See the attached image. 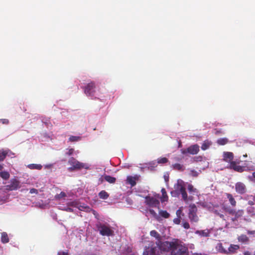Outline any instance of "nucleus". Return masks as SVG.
<instances>
[{
  "instance_id": "nucleus-53",
  "label": "nucleus",
  "mask_w": 255,
  "mask_h": 255,
  "mask_svg": "<svg viewBox=\"0 0 255 255\" xmlns=\"http://www.w3.org/2000/svg\"><path fill=\"white\" fill-rule=\"evenodd\" d=\"M100 180L101 181V182L103 181V179L102 177L100 179Z\"/></svg>"
},
{
  "instance_id": "nucleus-13",
  "label": "nucleus",
  "mask_w": 255,
  "mask_h": 255,
  "mask_svg": "<svg viewBox=\"0 0 255 255\" xmlns=\"http://www.w3.org/2000/svg\"><path fill=\"white\" fill-rule=\"evenodd\" d=\"M156 250L155 247H151L150 248L148 247L144 251L143 255H156Z\"/></svg>"
},
{
  "instance_id": "nucleus-8",
  "label": "nucleus",
  "mask_w": 255,
  "mask_h": 255,
  "mask_svg": "<svg viewBox=\"0 0 255 255\" xmlns=\"http://www.w3.org/2000/svg\"><path fill=\"white\" fill-rule=\"evenodd\" d=\"M6 187L7 190L10 191L17 190L20 188L19 182L15 179H11Z\"/></svg>"
},
{
  "instance_id": "nucleus-1",
  "label": "nucleus",
  "mask_w": 255,
  "mask_h": 255,
  "mask_svg": "<svg viewBox=\"0 0 255 255\" xmlns=\"http://www.w3.org/2000/svg\"><path fill=\"white\" fill-rule=\"evenodd\" d=\"M156 244L160 250L170 252L171 255H188L187 248L179 244L177 239L173 242L159 241Z\"/></svg>"
},
{
  "instance_id": "nucleus-41",
  "label": "nucleus",
  "mask_w": 255,
  "mask_h": 255,
  "mask_svg": "<svg viewBox=\"0 0 255 255\" xmlns=\"http://www.w3.org/2000/svg\"><path fill=\"white\" fill-rule=\"evenodd\" d=\"M29 193L31 194L35 193L37 194L38 193V190L35 188H32L30 190Z\"/></svg>"
},
{
  "instance_id": "nucleus-45",
  "label": "nucleus",
  "mask_w": 255,
  "mask_h": 255,
  "mask_svg": "<svg viewBox=\"0 0 255 255\" xmlns=\"http://www.w3.org/2000/svg\"><path fill=\"white\" fill-rule=\"evenodd\" d=\"M236 212L237 211H235L233 209L228 211L229 213L231 215H235Z\"/></svg>"
},
{
  "instance_id": "nucleus-52",
  "label": "nucleus",
  "mask_w": 255,
  "mask_h": 255,
  "mask_svg": "<svg viewBox=\"0 0 255 255\" xmlns=\"http://www.w3.org/2000/svg\"><path fill=\"white\" fill-rule=\"evenodd\" d=\"M243 156H244V157H247V154H244V155H243Z\"/></svg>"
},
{
  "instance_id": "nucleus-17",
  "label": "nucleus",
  "mask_w": 255,
  "mask_h": 255,
  "mask_svg": "<svg viewBox=\"0 0 255 255\" xmlns=\"http://www.w3.org/2000/svg\"><path fill=\"white\" fill-rule=\"evenodd\" d=\"M226 196H227L228 199H229V201L231 205L233 207H235L236 206L237 202H236L235 199H234V198L233 197V196H232V195L230 193H227Z\"/></svg>"
},
{
  "instance_id": "nucleus-51",
  "label": "nucleus",
  "mask_w": 255,
  "mask_h": 255,
  "mask_svg": "<svg viewBox=\"0 0 255 255\" xmlns=\"http://www.w3.org/2000/svg\"><path fill=\"white\" fill-rule=\"evenodd\" d=\"M219 133H220V131H216L215 134H218Z\"/></svg>"
},
{
  "instance_id": "nucleus-42",
  "label": "nucleus",
  "mask_w": 255,
  "mask_h": 255,
  "mask_svg": "<svg viewBox=\"0 0 255 255\" xmlns=\"http://www.w3.org/2000/svg\"><path fill=\"white\" fill-rule=\"evenodd\" d=\"M202 234L204 237H208L209 236V233L208 232H206L205 231H202Z\"/></svg>"
},
{
  "instance_id": "nucleus-32",
  "label": "nucleus",
  "mask_w": 255,
  "mask_h": 255,
  "mask_svg": "<svg viewBox=\"0 0 255 255\" xmlns=\"http://www.w3.org/2000/svg\"><path fill=\"white\" fill-rule=\"evenodd\" d=\"M168 160L166 157H161L158 158L157 163L159 164H164L168 162Z\"/></svg>"
},
{
  "instance_id": "nucleus-27",
  "label": "nucleus",
  "mask_w": 255,
  "mask_h": 255,
  "mask_svg": "<svg viewBox=\"0 0 255 255\" xmlns=\"http://www.w3.org/2000/svg\"><path fill=\"white\" fill-rule=\"evenodd\" d=\"M238 240L242 243H246L249 241V238L246 235H241L239 237Z\"/></svg>"
},
{
  "instance_id": "nucleus-49",
  "label": "nucleus",
  "mask_w": 255,
  "mask_h": 255,
  "mask_svg": "<svg viewBox=\"0 0 255 255\" xmlns=\"http://www.w3.org/2000/svg\"><path fill=\"white\" fill-rule=\"evenodd\" d=\"M244 255H252L251 253L249 251L245 252L244 254Z\"/></svg>"
},
{
  "instance_id": "nucleus-5",
  "label": "nucleus",
  "mask_w": 255,
  "mask_h": 255,
  "mask_svg": "<svg viewBox=\"0 0 255 255\" xmlns=\"http://www.w3.org/2000/svg\"><path fill=\"white\" fill-rule=\"evenodd\" d=\"M197 211V208L195 204H192L189 206L188 216L191 222H197L198 221V217L196 214Z\"/></svg>"
},
{
  "instance_id": "nucleus-47",
  "label": "nucleus",
  "mask_w": 255,
  "mask_h": 255,
  "mask_svg": "<svg viewBox=\"0 0 255 255\" xmlns=\"http://www.w3.org/2000/svg\"><path fill=\"white\" fill-rule=\"evenodd\" d=\"M255 201H249L248 202V204L251 205V206H252V205H254L255 204Z\"/></svg>"
},
{
  "instance_id": "nucleus-2",
  "label": "nucleus",
  "mask_w": 255,
  "mask_h": 255,
  "mask_svg": "<svg viewBox=\"0 0 255 255\" xmlns=\"http://www.w3.org/2000/svg\"><path fill=\"white\" fill-rule=\"evenodd\" d=\"M234 154L231 152H224L223 160L230 163L228 168L233 169L238 172H243L246 171V168L244 166L239 165V161H233Z\"/></svg>"
},
{
  "instance_id": "nucleus-25",
  "label": "nucleus",
  "mask_w": 255,
  "mask_h": 255,
  "mask_svg": "<svg viewBox=\"0 0 255 255\" xmlns=\"http://www.w3.org/2000/svg\"><path fill=\"white\" fill-rule=\"evenodd\" d=\"M99 196L101 199H107L109 195L105 190H102L99 193Z\"/></svg>"
},
{
  "instance_id": "nucleus-15",
  "label": "nucleus",
  "mask_w": 255,
  "mask_h": 255,
  "mask_svg": "<svg viewBox=\"0 0 255 255\" xmlns=\"http://www.w3.org/2000/svg\"><path fill=\"white\" fill-rule=\"evenodd\" d=\"M179 191L182 195V198L184 200V201H187V198H188V196H187V194L185 188L182 185H180Z\"/></svg>"
},
{
  "instance_id": "nucleus-48",
  "label": "nucleus",
  "mask_w": 255,
  "mask_h": 255,
  "mask_svg": "<svg viewBox=\"0 0 255 255\" xmlns=\"http://www.w3.org/2000/svg\"><path fill=\"white\" fill-rule=\"evenodd\" d=\"M58 255H68V253L63 252L62 253H58Z\"/></svg>"
},
{
  "instance_id": "nucleus-38",
  "label": "nucleus",
  "mask_w": 255,
  "mask_h": 255,
  "mask_svg": "<svg viewBox=\"0 0 255 255\" xmlns=\"http://www.w3.org/2000/svg\"><path fill=\"white\" fill-rule=\"evenodd\" d=\"M182 226L184 228H185L186 229H188L190 228V225H189V223L187 222H184L183 223Z\"/></svg>"
},
{
  "instance_id": "nucleus-24",
  "label": "nucleus",
  "mask_w": 255,
  "mask_h": 255,
  "mask_svg": "<svg viewBox=\"0 0 255 255\" xmlns=\"http://www.w3.org/2000/svg\"><path fill=\"white\" fill-rule=\"evenodd\" d=\"M229 142L228 138H221L217 140V143L219 145H224L227 144Z\"/></svg>"
},
{
  "instance_id": "nucleus-39",
  "label": "nucleus",
  "mask_w": 255,
  "mask_h": 255,
  "mask_svg": "<svg viewBox=\"0 0 255 255\" xmlns=\"http://www.w3.org/2000/svg\"><path fill=\"white\" fill-rule=\"evenodd\" d=\"M191 175L193 177H197L198 175V173L194 170H191Z\"/></svg>"
},
{
  "instance_id": "nucleus-20",
  "label": "nucleus",
  "mask_w": 255,
  "mask_h": 255,
  "mask_svg": "<svg viewBox=\"0 0 255 255\" xmlns=\"http://www.w3.org/2000/svg\"><path fill=\"white\" fill-rule=\"evenodd\" d=\"M239 246L236 245H231L230 247L228 248V254L230 253H234L237 250L239 249Z\"/></svg>"
},
{
  "instance_id": "nucleus-6",
  "label": "nucleus",
  "mask_w": 255,
  "mask_h": 255,
  "mask_svg": "<svg viewBox=\"0 0 255 255\" xmlns=\"http://www.w3.org/2000/svg\"><path fill=\"white\" fill-rule=\"evenodd\" d=\"M145 203L146 205L151 207H158L160 204L158 200L154 198L153 197H150L147 196L145 197Z\"/></svg>"
},
{
  "instance_id": "nucleus-23",
  "label": "nucleus",
  "mask_w": 255,
  "mask_h": 255,
  "mask_svg": "<svg viewBox=\"0 0 255 255\" xmlns=\"http://www.w3.org/2000/svg\"><path fill=\"white\" fill-rule=\"evenodd\" d=\"M27 167L30 169L40 170L42 166L39 164H30L27 165Z\"/></svg>"
},
{
  "instance_id": "nucleus-9",
  "label": "nucleus",
  "mask_w": 255,
  "mask_h": 255,
  "mask_svg": "<svg viewBox=\"0 0 255 255\" xmlns=\"http://www.w3.org/2000/svg\"><path fill=\"white\" fill-rule=\"evenodd\" d=\"M235 190L240 194H244L247 192L246 185L241 182H238L235 184Z\"/></svg>"
},
{
  "instance_id": "nucleus-18",
  "label": "nucleus",
  "mask_w": 255,
  "mask_h": 255,
  "mask_svg": "<svg viewBox=\"0 0 255 255\" xmlns=\"http://www.w3.org/2000/svg\"><path fill=\"white\" fill-rule=\"evenodd\" d=\"M172 167L174 169L180 171H183L185 169V167L183 165L180 163H175L172 165Z\"/></svg>"
},
{
  "instance_id": "nucleus-43",
  "label": "nucleus",
  "mask_w": 255,
  "mask_h": 255,
  "mask_svg": "<svg viewBox=\"0 0 255 255\" xmlns=\"http://www.w3.org/2000/svg\"><path fill=\"white\" fill-rule=\"evenodd\" d=\"M248 178L251 180L253 181V178H255V172L253 173L252 176H249Z\"/></svg>"
},
{
  "instance_id": "nucleus-35",
  "label": "nucleus",
  "mask_w": 255,
  "mask_h": 255,
  "mask_svg": "<svg viewBox=\"0 0 255 255\" xmlns=\"http://www.w3.org/2000/svg\"><path fill=\"white\" fill-rule=\"evenodd\" d=\"M80 139V137L79 136L72 135L69 137V140L71 142H75L79 140Z\"/></svg>"
},
{
  "instance_id": "nucleus-46",
  "label": "nucleus",
  "mask_w": 255,
  "mask_h": 255,
  "mask_svg": "<svg viewBox=\"0 0 255 255\" xmlns=\"http://www.w3.org/2000/svg\"><path fill=\"white\" fill-rule=\"evenodd\" d=\"M149 213L154 216L156 215L155 212L153 209H150Z\"/></svg>"
},
{
  "instance_id": "nucleus-29",
  "label": "nucleus",
  "mask_w": 255,
  "mask_h": 255,
  "mask_svg": "<svg viewBox=\"0 0 255 255\" xmlns=\"http://www.w3.org/2000/svg\"><path fill=\"white\" fill-rule=\"evenodd\" d=\"M159 214L161 217L164 218H168L170 216V214L165 210H160Z\"/></svg>"
},
{
  "instance_id": "nucleus-19",
  "label": "nucleus",
  "mask_w": 255,
  "mask_h": 255,
  "mask_svg": "<svg viewBox=\"0 0 255 255\" xmlns=\"http://www.w3.org/2000/svg\"><path fill=\"white\" fill-rule=\"evenodd\" d=\"M162 193V196L160 198L161 202L166 201L168 199V196L166 193V191L164 188H162L161 190Z\"/></svg>"
},
{
  "instance_id": "nucleus-3",
  "label": "nucleus",
  "mask_w": 255,
  "mask_h": 255,
  "mask_svg": "<svg viewBox=\"0 0 255 255\" xmlns=\"http://www.w3.org/2000/svg\"><path fill=\"white\" fill-rule=\"evenodd\" d=\"M68 164L71 165L68 168V170L70 171H73L75 170H80L81 169L85 168V164L78 161L74 157H71L68 160Z\"/></svg>"
},
{
  "instance_id": "nucleus-44",
  "label": "nucleus",
  "mask_w": 255,
  "mask_h": 255,
  "mask_svg": "<svg viewBox=\"0 0 255 255\" xmlns=\"http://www.w3.org/2000/svg\"><path fill=\"white\" fill-rule=\"evenodd\" d=\"M73 151H74V149L73 148H70L69 151H68V152L67 153V154L69 155H70L71 154H73Z\"/></svg>"
},
{
  "instance_id": "nucleus-36",
  "label": "nucleus",
  "mask_w": 255,
  "mask_h": 255,
  "mask_svg": "<svg viewBox=\"0 0 255 255\" xmlns=\"http://www.w3.org/2000/svg\"><path fill=\"white\" fill-rule=\"evenodd\" d=\"M180 218L179 217H177L176 218L174 219L173 222L174 224L176 225H179L181 222Z\"/></svg>"
},
{
  "instance_id": "nucleus-26",
  "label": "nucleus",
  "mask_w": 255,
  "mask_h": 255,
  "mask_svg": "<svg viewBox=\"0 0 255 255\" xmlns=\"http://www.w3.org/2000/svg\"><path fill=\"white\" fill-rule=\"evenodd\" d=\"M150 235L151 236L153 237L158 240V241H160L161 237L158 232L155 230H152L150 231Z\"/></svg>"
},
{
  "instance_id": "nucleus-28",
  "label": "nucleus",
  "mask_w": 255,
  "mask_h": 255,
  "mask_svg": "<svg viewBox=\"0 0 255 255\" xmlns=\"http://www.w3.org/2000/svg\"><path fill=\"white\" fill-rule=\"evenodd\" d=\"M0 176L4 180H7L9 178L10 175L7 171H1L0 172Z\"/></svg>"
},
{
  "instance_id": "nucleus-54",
  "label": "nucleus",
  "mask_w": 255,
  "mask_h": 255,
  "mask_svg": "<svg viewBox=\"0 0 255 255\" xmlns=\"http://www.w3.org/2000/svg\"><path fill=\"white\" fill-rule=\"evenodd\" d=\"M253 200L255 201V195L253 196Z\"/></svg>"
},
{
  "instance_id": "nucleus-4",
  "label": "nucleus",
  "mask_w": 255,
  "mask_h": 255,
  "mask_svg": "<svg viewBox=\"0 0 255 255\" xmlns=\"http://www.w3.org/2000/svg\"><path fill=\"white\" fill-rule=\"evenodd\" d=\"M100 234L104 236H111L114 234V231L111 228L105 224L99 223L96 225Z\"/></svg>"
},
{
  "instance_id": "nucleus-37",
  "label": "nucleus",
  "mask_w": 255,
  "mask_h": 255,
  "mask_svg": "<svg viewBox=\"0 0 255 255\" xmlns=\"http://www.w3.org/2000/svg\"><path fill=\"white\" fill-rule=\"evenodd\" d=\"M0 123L2 124L7 125L9 123V121L7 119H0Z\"/></svg>"
},
{
  "instance_id": "nucleus-12",
  "label": "nucleus",
  "mask_w": 255,
  "mask_h": 255,
  "mask_svg": "<svg viewBox=\"0 0 255 255\" xmlns=\"http://www.w3.org/2000/svg\"><path fill=\"white\" fill-rule=\"evenodd\" d=\"M137 179L136 177L128 176L127 178L126 182L131 185V187L134 186L136 183V180Z\"/></svg>"
},
{
  "instance_id": "nucleus-50",
  "label": "nucleus",
  "mask_w": 255,
  "mask_h": 255,
  "mask_svg": "<svg viewBox=\"0 0 255 255\" xmlns=\"http://www.w3.org/2000/svg\"><path fill=\"white\" fill-rule=\"evenodd\" d=\"M3 168V166L1 164H0V170H1Z\"/></svg>"
},
{
  "instance_id": "nucleus-22",
  "label": "nucleus",
  "mask_w": 255,
  "mask_h": 255,
  "mask_svg": "<svg viewBox=\"0 0 255 255\" xmlns=\"http://www.w3.org/2000/svg\"><path fill=\"white\" fill-rule=\"evenodd\" d=\"M104 179L110 183H115L116 181V178L114 177H112L110 175H106L104 176Z\"/></svg>"
},
{
  "instance_id": "nucleus-34",
  "label": "nucleus",
  "mask_w": 255,
  "mask_h": 255,
  "mask_svg": "<svg viewBox=\"0 0 255 255\" xmlns=\"http://www.w3.org/2000/svg\"><path fill=\"white\" fill-rule=\"evenodd\" d=\"M187 189L190 193H194L197 191V189L194 188L192 184H188Z\"/></svg>"
},
{
  "instance_id": "nucleus-16",
  "label": "nucleus",
  "mask_w": 255,
  "mask_h": 255,
  "mask_svg": "<svg viewBox=\"0 0 255 255\" xmlns=\"http://www.w3.org/2000/svg\"><path fill=\"white\" fill-rule=\"evenodd\" d=\"M216 250L221 253L225 254H228V252L224 249L222 243H218L216 247Z\"/></svg>"
},
{
  "instance_id": "nucleus-10",
  "label": "nucleus",
  "mask_w": 255,
  "mask_h": 255,
  "mask_svg": "<svg viewBox=\"0 0 255 255\" xmlns=\"http://www.w3.org/2000/svg\"><path fill=\"white\" fill-rule=\"evenodd\" d=\"M199 151V146L194 144L188 147L186 150L182 151V153H189L191 154H196Z\"/></svg>"
},
{
  "instance_id": "nucleus-55",
  "label": "nucleus",
  "mask_w": 255,
  "mask_h": 255,
  "mask_svg": "<svg viewBox=\"0 0 255 255\" xmlns=\"http://www.w3.org/2000/svg\"><path fill=\"white\" fill-rule=\"evenodd\" d=\"M254 255H255V254H254Z\"/></svg>"
},
{
  "instance_id": "nucleus-14",
  "label": "nucleus",
  "mask_w": 255,
  "mask_h": 255,
  "mask_svg": "<svg viewBox=\"0 0 255 255\" xmlns=\"http://www.w3.org/2000/svg\"><path fill=\"white\" fill-rule=\"evenodd\" d=\"M244 213V210H239L235 213V217L231 218L232 221L235 222L236 221H237L239 218L243 216Z\"/></svg>"
},
{
  "instance_id": "nucleus-33",
  "label": "nucleus",
  "mask_w": 255,
  "mask_h": 255,
  "mask_svg": "<svg viewBox=\"0 0 255 255\" xmlns=\"http://www.w3.org/2000/svg\"><path fill=\"white\" fill-rule=\"evenodd\" d=\"M66 196V195L65 192H61V193L59 194H57L55 196V198L56 199H60L62 198H64Z\"/></svg>"
},
{
  "instance_id": "nucleus-31",
  "label": "nucleus",
  "mask_w": 255,
  "mask_h": 255,
  "mask_svg": "<svg viewBox=\"0 0 255 255\" xmlns=\"http://www.w3.org/2000/svg\"><path fill=\"white\" fill-rule=\"evenodd\" d=\"M211 145V143L208 141H204L202 144L201 148L202 150H205L208 148Z\"/></svg>"
},
{
  "instance_id": "nucleus-21",
  "label": "nucleus",
  "mask_w": 255,
  "mask_h": 255,
  "mask_svg": "<svg viewBox=\"0 0 255 255\" xmlns=\"http://www.w3.org/2000/svg\"><path fill=\"white\" fill-rule=\"evenodd\" d=\"M1 241L3 244L7 243L9 242V238L6 232H2L1 233Z\"/></svg>"
},
{
  "instance_id": "nucleus-40",
  "label": "nucleus",
  "mask_w": 255,
  "mask_h": 255,
  "mask_svg": "<svg viewBox=\"0 0 255 255\" xmlns=\"http://www.w3.org/2000/svg\"><path fill=\"white\" fill-rule=\"evenodd\" d=\"M182 213V211L181 209H179L178 210H177L176 211V213L177 217L181 218V215Z\"/></svg>"
},
{
  "instance_id": "nucleus-11",
  "label": "nucleus",
  "mask_w": 255,
  "mask_h": 255,
  "mask_svg": "<svg viewBox=\"0 0 255 255\" xmlns=\"http://www.w3.org/2000/svg\"><path fill=\"white\" fill-rule=\"evenodd\" d=\"M212 212L214 213L216 215L219 216L221 218L223 219L224 220H225V216L222 214L223 211H222V210L219 208V206H214L213 209H212Z\"/></svg>"
},
{
  "instance_id": "nucleus-30",
  "label": "nucleus",
  "mask_w": 255,
  "mask_h": 255,
  "mask_svg": "<svg viewBox=\"0 0 255 255\" xmlns=\"http://www.w3.org/2000/svg\"><path fill=\"white\" fill-rule=\"evenodd\" d=\"M7 154V151H0V161H3L5 158Z\"/></svg>"
},
{
  "instance_id": "nucleus-7",
  "label": "nucleus",
  "mask_w": 255,
  "mask_h": 255,
  "mask_svg": "<svg viewBox=\"0 0 255 255\" xmlns=\"http://www.w3.org/2000/svg\"><path fill=\"white\" fill-rule=\"evenodd\" d=\"M95 83L91 82L84 87V92L87 96H93L95 92Z\"/></svg>"
}]
</instances>
